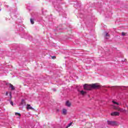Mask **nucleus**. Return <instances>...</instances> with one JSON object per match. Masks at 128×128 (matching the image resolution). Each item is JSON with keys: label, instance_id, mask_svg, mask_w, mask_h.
I'll use <instances>...</instances> for the list:
<instances>
[{"label": "nucleus", "instance_id": "16", "mask_svg": "<svg viewBox=\"0 0 128 128\" xmlns=\"http://www.w3.org/2000/svg\"><path fill=\"white\" fill-rule=\"evenodd\" d=\"M106 36H110V34H108V33H106Z\"/></svg>", "mask_w": 128, "mask_h": 128}, {"label": "nucleus", "instance_id": "13", "mask_svg": "<svg viewBox=\"0 0 128 128\" xmlns=\"http://www.w3.org/2000/svg\"><path fill=\"white\" fill-rule=\"evenodd\" d=\"M30 20V22H31L32 24H34V20L33 19L31 18Z\"/></svg>", "mask_w": 128, "mask_h": 128}, {"label": "nucleus", "instance_id": "15", "mask_svg": "<svg viewBox=\"0 0 128 128\" xmlns=\"http://www.w3.org/2000/svg\"><path fill=\"white\" fill-rule=\"evenodd\" d=\"M122 35L124 36H126V33L122 32Z\"/></svg>", "mask_w": 128, "mask_h": 128}, {"label": "nucleus", "instance_id": "6", "mask_svg": "<svg viewBox=\"0 0 128 128\" xmlns=\"http://www.w3.org/2000/svg\"><path fill=\"white\" fill-rule=\"evenodd\" d=\"M10 88L12 90H14L15 88L14 86V85L12 84H10Z\"/></svg>", "mask_w": 128, "mask_h": 128}, {"label": "nucleus", "instance_id": "5", "mask_svg": "<svg viewBox=\"0 0 128 128\" xmlns=\"http://www.w3.org/2000/svg\"><path fill=\"white\" fill-rule=\"evenodd\" d=\"M78 92H80V94H82V96H84V94H86V92L84 91V90H78Z\"/></svg>", "mask_w": 128, "mask_h": 128}, {"label": "nucleus", "instance_id": "7", "mask_svg": "<svg viewBox=\"0 0 128 128\" xmlns=\"http://www.w3.org/2000/svg\"><path fill=\"white\" fill-rule=\"evenodd\" d=\"M66 104L67 106H68V107L72 105L70 102L68 101L66 102Z\"/></svg>", "mask_w": 128, "mask_h": 128}, {"label": "nucleus", "instance_id": "4", "mask_svg": "<svg viewBox=\"0 0 128 128\" xmlns=\"http://www.w3.org/2000/svg\"><path fill=\"white\" fill-rule=\"evenodd\" d=\"M111 116H120V112H112V113H111Z\"/></svg>", "mask_w": 128, "mask_h": 128}, {"label": "nucleus", "instance_id": "17", "mask_svg": "<svg viewBox=\"0 0 128 128\" xmlns=\"http://www.w3.org/2000/svg\"><path fill=\"white\" fill-rule=\"evenodd\" d=\"M10 104H11L12 106H14V102H10Z\"/></svg>", "mask_w": 128, "mask_h": 128}, {"label": "nucleus", "instance_id": "11", "mask_svg": "<svg viewBox=\"0 0 128 128\" xmlns=\"http://www.w3.org/2000/svg\"><path fill=\"white\" fill-rule=\"evenodd\" d=\"M112 102H113V104H117V106H118L120 104L116 102L114 100H112Z\"/></svg>", "mask_w": 128, "mask_h": 128}, {"label": "nucleus", "instance_id": "8", "mask_svg": "<svg viewBox=\"0 0 128 128\" xmlns=\"http://www.w3.org/2000/svg\"><path fill=\"white\" fill-rule=\"evenodd\" d=\"M27 108L28 110H34V108L30 106V104H27Z\"/></svg>", "mask_w": 128, "mask_h": 128}, {"label": "nucleus", "instance_id": "18", "mask_svg": "<svg viewBox=\"0 0 128 128\" xmlns=\"http://www.w3.org/2000/svg\"><path fill=\"white\" fill-rule=\"evenodd\" d=\"M52 58H53V60H54V58H56V56H53Z\"/></svg>", "mask_w": 128, "mask_h": 128}, {"label": "nucleus", "instance_id": "3", "mask_svg": "<svg viewBox=\"0 0 128 128\" xmlns=\"http://www.w3.org/2000/svg\"><path fill=\"white\" fill-rule=\"evenodd\" d=\"M108 124L110 126H116V122L114 121H108Z\"/></svg>", "mask_w": 128, "mask_h": 128}, {"label": "nucleus", "instance_id": "2", "mask_svg": "<svg viewBox=\"0 0 128 128\" xmlns=\"http://www.w3.org/2000/svg\"><path fill=\"white\" fill-rule=\"evenodd\" d=\"M112 106L114 110H118V112H126V110L118 106H116L114 105H112Z\"/></svg>", "mask_w": 128, "mask_h": 128}, {"label": "nucleus", "instance_id": "1", "mask_svg": "<svg viewBox=\"0 0 128 128\" xmlns=\"http://www.w3.org/2000/svg\"><path fill=\"white\" fill-rule=\"evenodd\" d=\"M100 86L98 84H84V88L86 90H90L92 88H98Z\"/></svg>", "mask_w": 128, "mask_h": 128}, {"label": "nucleus", "instance_id": "12", "mask_svg": "<svg viewBox=\"0 0 128 128\" xmlns=\"http://www.w3.org/2000/svg\"><path fill=\"white\" fill-rule=\"evenodd\" d=\"M72 122H71L69 124H68V126H66V128H70V126H72Z\"/></svg>", "mask_w": 128, "mask_h": 128}, {"label": "nucleus", "instance_id": "14", "mask_svg": "<svg viewBox=\"0 0 128 128\" xmlns=\"http://www.w3.org/2000/svg\"><path fill=\"white\" fill-rule=\"evenodd\" d=\"M16 116H20V113H18V112H16L15 114Z\"/></svg>", "mask_w": 128, "mask_h": 128}, {"label": "nucleus", "instance_id": "10", "mask_svg": "<svg viewBox=\"0 0 128 128\" xmlns=\"http://www.w3.org/2000/svg\"><path fill=\"white\" fill-rule=\"evenodd\" d=\"M26 104V102H24V100L22 99V102H21V104Z\"/></svg>", "mask_w": 128, "mask_h": 128}, {"label": "nucleus", "instance_id": "19", "mask_svg": "<svg viewBox=\"0 0 128 128\" xmlns=\"http://www.w3.org/2000/svg\"><path fill=\"white\" fill-rule=\"evenodd\" d=\"M6 94L8 95V92H6Z\"/></svg>", "mask_w": 128, "mask_h": 128}, {"label": "nucleus", "instance_id": "9", "mask_svg": "<svg viewBox=\"0 0 128 128\" xmlns=\"http://www.w3.org/2000/svg\"><path fill=\"white\" fill-rule=\"evenodd\" d=\"M62 114H66V110L63 109L62 110Z\"/></svg>", "mask_w": 128, "mask_h": 128}]
</instances>
